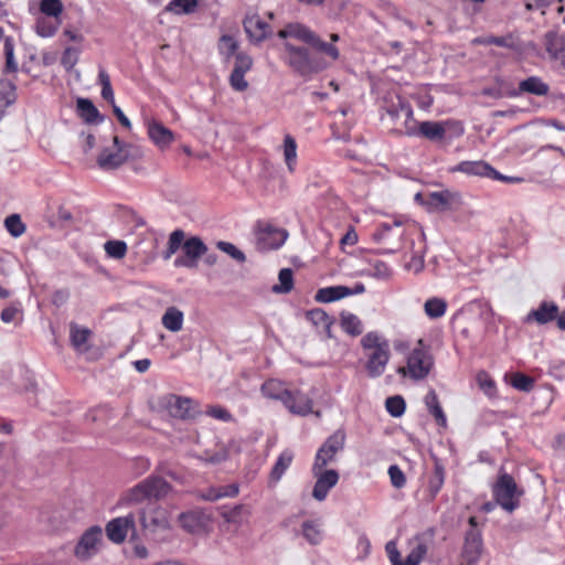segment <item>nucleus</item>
Listing matches in <instances>:
<instances>
[{"mask_svg":"<svg viewBox=\"0 0 565 565\" xmlns=\"http://www.w3.org/2000/svg\"><path fill=\"white\" fill-rule=\"evenodd\" d=\"M277 36L280 39H296L313 50L310 51L306 46L294 45L290 42L284 43V49L287 53L284 61L299 76L309 77L324 71L329 66L326 58L319 54H323L332 61H337L340 57V52L337 46L321 40V38L306 24L299 22L288 23L284 29L277 32Z\"/></svg>","mask_w":565,"mask_h":565,"instance_id":"1","label":"nucleus"},{"mask_svg":"<svg viewBox=\"0 0 565 565\" xmlns=\"http://www.w3.org/2000/svg\"><path fill=\"white\" fill-rule=\"evenodd\" d=\"M361 345L365 352V370L370 377H380L391 358L390 343L377 332L371 331L363 335Z\"/></svg>","mask_w":565,"mask_h":565,"instance_id":"2","label":"nucleus"},{"mask_svg":"<svg viewBox=\"0 0 565 565\" xmlns=\"http://www.w3.org/2000/svg\"><path fill=\"white\" fill-rule=\"evenodd\" d=\"M134 513L136 523H140L146 536L158 540L162 533L171 529L168 511L161 507L153 505Z\"/></svg>","mask_w":565,"mask_h":565,"instance_id":"3","label":"nucleus"},{"mask_svg":"<svg viewBox=\"0 0 565 565\" xmlns=\"http://www.w3.org/2000/svg\"><path fill=\"white\" fill-rule=\"evenodd\" d=\"M172 490L162 477L151 475L131 488L127 494L129 502H141L143 500H161Z\"/></svg>","mask_w":565,"mask_h":565,"instance_id":"4","label":"nucleus"},{"mask_svg":"<svg viewBox=\"0 0 565 565\" xmlns=\"http://www.w3.org/2000/svg\"><path fill=\"white\" fill-rule=\"evenodd\" d=\"M495 502L505 511L513 512L520 505L524 491L520 489L513 477L504 471L500 472L492 489Z\"/></svg>","mask_w":565,"mask_h":565,"instance_id":"5","label":"nucleus"},{"mask_svg":"<svg viewBox=\"0 0 565 565\" xmlns=\"http://www.w3.org/2000/svg\"><path fill=\"white\" fill-rule=\"evenodd\" d=\"M465 129L461 122L455 120L419 122L416 137H423L431 142H440L446 138H457L463 134Z\"/></svg>","mask_w":565,"mask_h":565,"instance_id":"6","label":"nucleus"},{"mask_svg":"<svg viewBox=\"0 0 565 565\" xmlns=\"http://www.w3.org/2000/svg\"><path fill=\"white\" fill-rule=\"evenodd\" d=\"M105 531L108 540L116 544L122 543L129 533L130 541H139L134 512L113 519L106 524Z\"/></svg>","mask_w":565,"mask_h":565,"instance_id":"7","label":"nucleus"},{"mask_svg":"<svg viewBox=\"0 0 565 565\" xmlns=\"http://www.w3.org/2000/svg\"><path fill=\"white\" fill-rule=\"evenodd\" d=\"M102 543L103 530L93 525L81 535L74 547V556L81 562H87L99 552Z\"/></svg>","mask_w":565,"mask_h":565,"instance_id":"8","label":"nucleus"},{"mask_svg":"<svg viewBox=\"0 0 565 565\" xmlns=\"http://www.w3.org/2000/svg\"><path fill=\"white\" fill-rule=\"evenodd\" d=\"M158 406L167 411L170 416L181 419L194 418L199 414L191 398L175 394H166L159 397Z\"/></svg>","mask_w":565,"mask_h":565,"instance_id":"9","label":"nucleus"},{"mask_svg":"<svg viewBox=\"0 0 565 565\" xmlns=\"http://www.w3.org/2000/svg\"><path fill=\"white\" fill-rule=\"evenodd\" d=\"M114 149L104 148L97 157V164L102 170L109 171L121 167L129 158L130 145L121 141L118 136L113 137Z\"/></svg>","mask_w":565,"mask_h":565,"instance_id":"10","label":"nucleus"},{"mask_svg":"<svg viewBox=\"0 0 565 565\" xmlns=\"http://www.w3.org/2000/svg\"><path fill=\"white\" fill-rule=\"evenodd\" d=\"M345 431L343 429L335 430L329 436L318 449L315 458V470L323 469L328 463L332 462L335 455L342 451L345 444Z\"/></svg>","mask_w":565,"mask_h":565,"instance_id":"11","label":"nucleus"},{"mask_svg":"<svg viewBox=\"0 0 565 565\" xmlns=\"http://www.w3.org/2000/svg\"><path fill=\"white\" fill-rule=\"evenodd\" d=\"M433 365L430 356L426 351L419 348H415L407 358V366H401L397 369V373L402 375L409 374L413 380L425 379Z\"/></svg>","mask_w":565,"mask_h":565,"instance_id":"12","label":"nucleus"},{"mask_svg":"<svg viewBox=\"0 0 565 565\" xmlns=\"http://www.w3.org/2000/svg\"><path fill=\"white\" fill-rule=\"evenodd\" d=\"M404 236L403 224L399 221H394L392 223H382L377 226L375 232L372 234V238L383 245H387V253H394Z\"/></svg>","mask_w":565,"mask_h":565,"instance_id":"13","label":"nucleus"},{"mask_svg":"<svg viewBox=\"0 0 565 565\" xmlns=\"http://www.w3.org/2000/svg\"><path fill=\"white\" fill-rule=\"evenodd\" d=\"M207 252V246L199 236H192L183 243V255L174 260L175 267L195 268L198 260Z\"/></svg>","mask_w":565,"mask_h":565,"instance_id":"14","label":"nucleus"},{"mask_svg":"<svg viewBox=\"0 0 565 565\" xmlns=\"http://www.w3.org/2000/svg\"><path fill=\"white\" fill-rule=\"evenodd\" d=\"M256 235L258 249L271 250L278 249L284 245L288 237V232L271 224H264L258 226Z\"/></svg>","mask_w":565,"mask_h":565,"instance_id":"15","label":"nucleus"},{"mask_svg":"<svg viewBox=\"0 0 565 565\" xmlns=\"http://www.w3.org/2000/svg\"><path fill=\"white\" fill-rule=\"evenodd\" d=\"M483 551L481 532L478 529H469L465 535L461 553V565H476Z\"/></svg>","mask_w":565,"mask_h":565,"instance_id":"16","label":"nucleus"},{"mask_svg":"<svg viewBox=\"0 0 565 565\" xmlns=\"http://www.w3.org/2000/svg\"><path fill=\"white\" fill-rule=\"evenodd\" d=\"M312 475L317 478L312 497L318 501H323L329 491L338 483L339 473L334 469L324 470V468L316 471L312 466Z\"/></svg>","mask_w":565,"mask_h":565,"instance_id":"17","label":"nucleus"},{"mask_svg":"<svg viewBox=\"0 0 565 565\" xmlns=\"http://www.w3.org/2000/svg\"><path fill=\"white\" fill-rule=\"evenodd\" d=\"M449 172H461L467 175L489 177L492 179H500L501 173L484 161H461L458 164L450 167Z\"/></svg>","mask_w":565,"mask_h":565,"instance_id":"18","label":"nucleus"},{"mask_svg":"<svg viewBox=\"0 0 565 565\" xmlns=\"http://www.w3.org/2000/svg\"><path fill=\"white\" fill-rule=\"evenodd\" d=\"M180 526L190 534L203 532L209 525L211 519L202 510H190L182 512L178 518Z\"/></svg>","mask_w":565,"mask_h":565,"instance_id":"19","label":"nucleus"},{"mask_svg":"<svg viewBox=\"0 0 565 565\" xmlns=\"http://www.w3.org/2000/svg\"><path fill=\"white\" fill-rule=\"evenodd\" d=\"M147 134L149 139L161 150L168 149L174 141V134L162 122L151 119L147 120Z\"/></svg>","mask_w":565,"mask_h":565,"instance_id":"20","label":"nucleus"},{"mask_svg":"<svg viewBox=\"0 0 565 565\" xmlns=\"http://www.w3.org/2000/svg\"><path fill=\"white\" fill-rule=\"evenodd\" d=\"M461 203L459 193L444 190L439 192H431L428 195L426 204L439 212L451 211Z\"/></svg>","mask_w":565,"mask_h":565,"instance_id":"21","label":"nucleus"},{"mask_svg":"<svg viewBox=\"0 0 565 565\" xmlns=\"http://www.w3.org/2000/svg\"><path fill=\"white\" fill-rule=\"evenodd\" d=\"M524 93L535 96H546L550 93V86L539 76H530L519 83L518 89L507 93L509 97H518Z\"/></svg>","mask_w":565,"mask_h":565,"instance_id":"22","label":"nucleus"},{"mask_svg":"<svg viewBox=\"0 0 565 565\" xmlns=\"http://www.w3.org/2000/svg\"><path fill=\"white\" fill-rule=\"evenodd\" d=\"M243 25L249 40L254 43H260L269 36L270 25L257 14L246 17Z\"/></svg>","mask_w":565,"mask_h":565,"instance_id":"23","label":"nucleus"},{"mask_svg":"<svg viewBox=\"0 0 565 565\" xmlns=\"http://www.w3.org/2000/svg\"><path fill=\"white\" fill-rule=\"evenodd\" d=\"M558 313V306L554 302L543 301L537 309L531 310L524 322H536L539 324H546L556 319Z\"/></svg>","mask_w":565,"mask_h":565,"instance_id":"24","label":"nucleus"},{"mask_svg":"<svg viewBox=\"0 0 565 565\" xmlns=\"http://www.w3.org/2000/svg\"><path fill=\"white\" fill-rule=\"evenodd\" d=\"M285 406L294 414L308 415L312 412V399L306 394L295 391L289 395H285Z\"/></svg>","mask_w":565,"mask_h":565,"instance_id":"25","label":"nucleus"},{"mask_svg":"<svg viewBox=\"0 0 565 565\" xmlns=\"http://www.w3.org/2000/svg\"><path fill=\"white\" fill-rule=\"evenodd\" d=\"M405 117L401 120L396 127L391 128V132L397 136L416 137L418 132L419 122L414 118L413 108H406L404 110Z\"/></svg>","mask_w":565,"mask_h":565,"instance_id":"26","label":"nucleus"},{"mask_svg":"<svg viewBox=\"0 0 565 565\" xmlns=\"http://www.w3.org/2000/svg\"><path fill=\"white\" fill-rule=\"evenodd\" d=\"M348 296H350L349 287L338 285L320 288L315 296V300L318 302L327 303L340 300Z\"/></svg>","mask_w":565,"mask_h":565,"instance_id":"27","label":"nucleus"},{"mask_svg":"<svg viewBox=\"0 0 565 565\" xmlns=\"http://www.w3.org/2000/svg\"><path fill=\"white\" fill-rule=\"evenodd\" d=\"M79 117L87 124H96L104 120L96 106L87 98H78L76 102Z\"/></svg>","mask_w":565,"mask_h":565,"instance_id":"28","label":"nucleus"},{"mask_svg":"<svg viewBox=\"0 0 565 565\" xmlns=\"http://www.w3.org/2000/svg\"><path fill=\"white\" fill-rule=\"evenodd\" d=\"M260 392L265 397H268L271 399H278L285 404V401H286L285 395H289L291 391L287 390L284 386L282 382L275 380V379H270V380H267L262 385Z\"/></svg>","mask_w":565,"mask_h":565,"instance_id":"29","label":"nucleus"},{"mask_svg":"<svg viewBox=\"0 0 565 565\" xmlns=\"http://www.w3.org/2000/svg\"><path fill=\"white\" fill-rule=\"evenodd\" d=\"M406 108H412V106L401 97H397L396 102L392 100L391 104L385 107V113L392 127H396V125H398L405 117V111L402 110H405Z\"/></svg>","mask_w":565,"mask_h":565,"instance_id":"30","label":"nucleus"},{"mask_svg":"<svg viewBox=\"0 0 565 565\" xmlns=\"http://www.w3.org/2000/svg\"><path fill=\"white\" fill-rule=\"evenodd\" d=\"M425 405L428 412L434 416L436 423L443 427L446 426L447 418L439 403L438 396L434 390H430L425 396Z\"/></svg>","mask_w":565,"mask_h":565,"instance_id":"31","label":"nucleus"},{"mask_svg":"<svg viewBox=\"0 0 565 565\" xmlns=\"http://www.w3.org/2000/svg\"><path fill=\"white\" fill-rule=\"evenodd\" d=\"M183 312L172 306L167 308L161 322L167 330L171 332H179L183 326Z\"/></svg>","mask_w":565,"mask_h":565,"instance_id":"32","label":"nucleus"},{"mask_svg":"<svg viewBox=\"0 0 565 565\" xmlns=\"http://www.w3.org/2000/svg\"><path fill=\"white\" fill-rule=\"evenodd\" d=\"M340 318L341 328L345 333L358 337L363 332V324L358 316L343 311Z\"/></svg>","mask_w":565,"mask_h":565,"instance_id":"33","label":"nucleus"},{"mask_svg":"<svg viewBox=\"0 0 565 565\" xmlns=\"http://www.w3.org/2000/svg\"><path fill=\"white\" fill-rule=\"evenodd\" d=\"M545 49L553 57H558L565 51V38L555 31L545 34Z\"/></svg>","mask_w":565,"mask_h":565,"instance_id":"34","label":"nucleus"},{"mask_svg":"<svg viewBox=\"0 0 565 565\" xmlns=\"http://www.w3.org/2000/svg\"><path fill=\"white\" fill-rule=\"evenodd\" d=\"M199 6V0H171L164 8V11L174 14L193 13Z\"/></svg>","mask_w":565,"mask_h":565,"instance_id":"35","label":"nucleus"},{"mask_svg":"<svg viewBox=\"0 0 565 565\" xmlns=\"http://www.w3.org/2000/svg\"><path fill=\"white\" fill-rule=\"evenodd\" d=\"M292 458H294V454L290 450H284L279 455V457L270 472L271 480H274L276 482L280 480V478L282 477L285 471L290 466Z\"/></svg>","mask_w":565,"mask_h":565,"instance_id":"36","label":"nucleus"},{"mask_svg":"<svg viewBox=\"0 0 565 565\" xmlns=\"http://www.w3.org/2000/svg\"><path fill=\"white\" fill-rule=\"evenodd\" d=\"M250 514L248 508L244 504H237L224 512H222L223 519L227 523L242 524Z\"/></svg>","mask_w":565,"mask_h":565,"instance_id":"37","label":"nucleus"},{"mask_svg":"<svg viewBox=\"0 0 565 565\" xmlns=\"http://www.w3.org/2000/svg\"><path fill=\"white\" fill-rule=\"evenodd\" d=\"M279 285H274L271 290L275 294H288L294 288V273L290 268H282L278 274Z\"/></svg>","mask_w":565,"mask_h":565,"instance_id":"38","label":"nucleus"},{"mask_svg":"<svg viewBox=\"0 0 565 565\" xmlns=\"http://www.w3.org/2000/svg\"><path fill=\"white\" fill-rule=\"evenodd\" d=\"M90 334H92V332L89 329L79 328L77 324L71 323V330H70L71 342H72V345L76 350L84 349Z\"/></svg>","mask_w":565,"mask_h":565,"instance_id":"39","label":"nucleus"},{"mask_svg":"<svg viewBox=\"0 0 565 565\" xmlns=\"http://www.w3.org/2000/svg\"><path fill=\"white\" fill-rule=\"evenodd\" d=\"M446 309L447 302L444 299L437 297L429 298L424 305L425 313L430 319H438L443 317L446 312Z\"/></svg>","mask_w":565,"mask_h":565,"instance_id":"40","label":"nucleus"},{"mask_svg":"<svg viewBox=\"0 0 565 565\" xmlns=\"http://www.w3.org/2000/svg\"><path fill=\"white\" fill-rule=\"evenodd\" d=\"M284 156L288 170L294 171L297 162V143L290 135H286L284 139Z\"/></svg>","mask_w":565,"mask_h":565,"instance_id":"41","label":"nucleus"},{"mask_svg":"<svg viewBox=\"0 0 565 565\" xmlns=\"http://www.w3.org/2000/svg\"><path fill=\"white\" fill-rule=\"evenodd\" d=\"M184 236L185 234L182 230H175L170 234L167 249L163 252L164 259H169L180 247L183 248Z\"/></svg>","mask_w":565,"mask_h":565,"instance_id":"42","label":"nucleus"},{"mask_svg":"<svg viewBox=\"0 0 565 565\" xmlns=\"http://www.w3.org/2000/svg\"><path fill=\"white\" fill-rule=\"evenodd\" d=\"M61 21H52L49 18H39L35 23V31L40 36L49 38L56 33Z\"/></svg>","mask_w":565,"mask_h":565,"instance_id":"43","label":"nucleus"},{"mask_svg":"<svg viewBox=\"0 0 565 565\" xmlns=\"http://www.w3.org/2000/svg\"><path fill=\"white\" fill-rule=\"evenodd\" d=\"M302 534L312 545H317L322 541V532L315 521H306L302 523Z\"/></svg>","mask_w":565,"mask_h":565,"instance_id":"44","label":"nucleus"},{"mask_svg":"<svg viewBox=\"0 0 565 565\" xmlns=\"http://www.w3.org/2000/svg\"><path fill=\"white\" fill-rule=\"evenodd\" d=\"M4 56H6V66L4 71L8 73H15L18 71V64L14 60V44L13 40L10 36L4 38Z\"/></svg>","mask_w":565,"mask_h":565,"instance_id":"45","label":"nucleus"},{"mask_svg":"<svg viewBox=\"0 0 565 565\" xmlns=\"http://www.w3.org/2000/svg\"><path fill=\"white\" fill-rule=\"evenodd\" d=\"M98 81L102 85V97L105 100H107L111 106L116 105L110 77L105 70L99 71Z\"/></svg>","mask_w":565,"mask_h":565,"instance_id":"46","label":"nucleus"},{"mask_svg":"<svg viewBox=\"0 0 565 565\" xmlns=\"http://www.w3.org/2000/svg\"><path fill=\"white\" fill-rule=\"evenodd\" d=\"M385 407L391 416L399 417L404 414L406 404L401 395H395L386 398Z\"/></svg>","mask_w":565,"mask_h":565,"instance_id":"47","label":"nucleus"},{"mask_svg":"<svg viewBox=\"0 0 565 565\" xmlns=\"http://www.w3.org/2000/svg\"><path fill=\"white\" fill-rule=\"evenodd\" d=\"M40 10L45 15L60 20V15L63 11V3L61 0H42L40 3Z\"/></svg>","mask_w":565,"mask_h":565,"instance_id":"48","label":"nucleus"},{"mask_svg":"<svg viewBox=\"0 0 565 565\" xmlns=\"http://www.w3.org/2000/svg\"><path fill=\"white\" fill-rule=\"evenodd\" d=\"M237 47L238 43L232 35L224 34L220 38L218 51L222 55L225 56L226 60H228L232 55L235 54Z\"/></svg>","mask_w":565,"mask_h":565,"instance_id":"49","label":"nucleus"},{"mask_svg":"<svg viewBox=\"0 0 565 565\" xmlns=\"http://www.w3.org/2000/svg\"><path fill=\"white\" fill-rule=\"evenodd\" d=\"M107 255L115 259H121L127 253V244L124 241H108L104 245Z\"/></svg>","mask_w":565,"mask_h":565,"instance_id":"50","label":"nucleus"},{"mask_svg":"<svg viewBox=\"0 0 565 565\" xmlns=\"http://www.w3.org/2000/svg\"><path fill=\"white\" fill-rule=\"evenodd\" d=\"M6 228L13 237H19L25 232V225L20 215L11 214L4 221Z\"/></svg>","mask_w":565,"mask_h":565,"instance_id":"51","label":"nucleus"},{"mask_svg":"<svg viewBox=\"0 0 565 565\" xmlns=\"http://www.w3.org/2000/svg\"><path fill=\"white\" fill-rule=\"evenodd\" d=\"M511 385L521 392H530L534 387V380L523 373L512 374Z\"/></svg>","mask_w":565,"mask_h":565,"instance_id":"52","label":"nucleus"},{"mask_svg":"<svg viewBox=\"0 0 565 565\" xmlns=\"http://www.w3.org/2000/svg\"><path fill=\"white\" fill-rule=\"evenodd\" d=\"M445 481V470L440 463H436L434 468V475L429 480V491L433 495H436L441 489Z\"/></svg>","mask_w":565,"mask_h":565,"instance_id":"53","label":"nucleus"},{"mask_svg":"<svg viewBox=\"0 0 565 565\" xmlns=\"http://www.w3.org/2000/svg\"><path fill=\"white\" fill-rule=\"evenodd\" d=\"M216 247L238 263H244L246 260L245 254L230 242L220 241L217 242Z\"/></svg>","mask_w":565,"mask_h":565,"instance_id":"54","label":"nucleus"},{"mask_svg":"<svg viewBox=\"0 0 565 565\" xmlns=\"http://www.w3.org/2000/svg\"><path fill=\"white\" fill-rule=\"evenodd\" d=\"M252 66L253 58L248 54L244 52H238L235 54V63L233 67L234 72L246 74L248 71H250Z\"/></svg>","mask_w":565,"mask_h":565,"instance_id":"55","label":"nucleus"},{"mask_svg":"<svg viewBox=\"0 0 565 565\" xmlns=\"http://www.w3.org/2000/svg\"><path fill=\"white\" fill-rule=\"evenodd\" d=\"M306 317L317 328H322L331 319L329 315L320 308L307 311Z\"/></svg>","mask_w":565,"mask_h":565,"instance_id":"56","label":"nucleus"},{"mask_svg":"<svg viewBox=\"0 0 565 565\" xmlns=\"http://www.w3.org/2000/svg\"><path fill=\"white\" fill-rule=\"evenodd\" d=\"M19 315H22L21 303L19 301H13L2 310L1 320L4 323H10L13 322Z\"/></svg>","mask_w":565,"mask_h":565,"instance_id":"57","label":"nucleus"},{"mask_svg":"<svg viewBox=\"0 0 565 565\" xmlns=\"http://www.w3.org/2000/svg\"><path fill=\"white\" fill-rule=\"evenodd\" d=\"M391 268L381 260L375 262L369 269V275L379 279H387L391 276Z\"/></svg>","mask_w":565,"mask_h":565,"instance_id":"58","label":"nucleus"},{"mask_svg":"<svg viewBox=\"0 0 565 565\" xmlns=\"http://www.w3.org/2000/svg\"><path fill=\"white\" fill-rule=\"evenodd\" d=\"M78 62V50L75 47H66L63 52L61 63L67 70H72Z\"/></svg>","mask_w":565,"mask_h":565,"instance_id":"59","label":"nucleus"},{"mask_svg":"<svg viewBox=\"0 0 565 565\" xmlns=\"http://www.w3.org/2000/svg\"><path fill=\"white\" fill-rule=\"evenodd\" d=\"M388 476L393 487L396 489H401L406 484V477L398 466H391L388 468Z\"/></svg>","mask_w":565,"mask_h":565,"instance_id":"60","label":"nucleus"},{"mask_svg":"<svg viewBox=\"0 0 565 565\" xmlns=\"http://www.w3.org/2000/svg\"><path fill=\"white\" fill-rule=\"evenodd\" d=\"M427 552V548L423 544H417L406 556V559L404 561L407 565H418L422 559L424 558L425 554Z\"/></svg>","mask_w":565,"mask_h":565,"instance_id":"61","label":"nucleus"},{"mask_svg":"<svg viewBox=\"0 0 565 565\" xmlns=\"http://www.w3.org/2000/svg\"><path fill=\"white\" fill-rule=\"evenodd\" d=\"M230 85L236 92H244L248 88L245 74L232 71L230 75Z\"/></svg>","mask_w":565,"mask_h":565,"instance_id":"62","label":"nucleus"},{"mask_svg":"<svg viewBox=\"0 0 565 565\" xmlns=\"http://www.w3.org/2000/svg\"><path fill=\"white\" fill-rule=\"evenodd\" d=\"M206 414L216 419H221L227 422L232 418V415L227 409L221 406H210L206 411Z\"/></svg>","mask_w":565,"mask_h":565,"instance_id":"63","label":"nucleus"},{"mask_svg":"<svg viewBox=\"0 0 565 565\" xmlns=\"http://www.w3.org/2000/svg\"><path fill=\"white\" fill-rule=\"evenodd\" d=\"M424 264V256L422 254H413L409 262L406 264V268L419 273L423 270Z\"/></svg>","mask_w":565,"mask_h":565,"instance_id":"64","label":"nucleus"}]
</instances>
